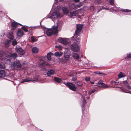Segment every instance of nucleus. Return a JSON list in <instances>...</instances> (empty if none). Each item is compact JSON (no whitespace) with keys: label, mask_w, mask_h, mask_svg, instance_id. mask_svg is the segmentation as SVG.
I'll use <instances>...</instances> for the list:
<instances>
[{"label":"nucleus","mask_w":131,"mask_h":131,"mask_svg":"<svg viewBox=\"0 0 131 131\" xmlns=\"http://www.w3.org/2000/svg\"><path fill=\"white\" fill-rule=\"evenodd\" d=\"M127 57L128 58H131V53L127 54Z\"/></svg>","instance_id":"obj_42"},{"label":"nucleus","mask_w":131,"mask_h":131,"mask_svg":"<svg viewBox=\"0 0 131 131\" xmlns=\"http://www.w3.org/2000/svg\"><path fill=\"white\" fill-rule=\"evenodd\" d=\"M62 9L64 14H67L68 13L69 10L65 7H63L62 8Z\"/></svg>","instance_id":"obj_20"},{"label":"nucleus","mask_w":131,"mask_h":131,"mask_svg":"<svg viewBox=\"0 0 131 131\" xmlns=\"http://www.w3.org/2000/svg\"><path fill=\"white\" fill-rule=\"evenodd\" d=\"M24 33L23 30L21 29H18L17 32V36L19 37L22 36L24 35Z\"/></svg>","instance_id":"obj_12"},{"label":"nucleus","mask_w":131,"mask_h":131,"mask_svg":"<svg viewBox=\"0 0 131 131\" xmlns=\"http://www.w3.org/2000/svg\"><path fill=\"white\" fill-rule=\"evenodd\" d=\"M58 41L64 45H66L68 43V42L65 39L60 37L58 39Z\"/></svg>","instance_id":"obj_9"},{"label":"nucleus","mask_w":131,"mask_h":131,"mask_svg":"<svg viewBox=\"0 0 131 131\" xmlns=\"http://www.w3.org/2000/svg\"><path fill=\"white\" fill-rule=\"evenodd\" d=\"M105 9H107V8H106Z\"/></svg>","instance_id":"obj_53"},{"label":"nucleus","mask_w":131,"mask_h":131,"mask_svg":"<svg viewBox=\"0 0 131 131\" xmlns=\"http://www.w3.org/2000/svg\"><path fill=\"white\" fill-rule=\"evenodd\" d=\"M74 1L75 2H79V0H74Z\"/></svg>","instance_id":"obj_44"},{"label":"nucleus","mask_w":131,"mask_h":131,"mask_svg":"<svg viewBox=\"0 0 131 131\" xmlns=\"http://www.w3.org/2000/svg\"><path fill=\"white\" fill-rule=\"evenodd\" d=\"M126 76L124 73H123L122 72H120L118 75V77L119 78L124 77Z\"/></svg>","instance_id":"obj_24"},{"label":"nucleus","mask_w":131,"mask_h":131,"mask_svg":"<svg viewBox=\"0 0 131 131\" xmlns=\"http://www.w3.org/2000/svg\"><path fill=\"white\" fill-rule=\"evenodd\" d=\"M53 53L50 52L48 53L47 55V58L49 60H50L51 59V55H53Z\"/></svg>","instance_id":"obj_22"},{"label":"nucleus","mask_w":131,"mask_h":131,"mask_svg":"<svg viewBox=\"0 0 131 131\" xmlns=\"http://www.w3.org/2000/svg\"><path fill=\"white\" fill-rule=\"evenodd\" d=\"M6 73L5 71L3 70H0V78H2L6 76Z\"/></svg>","instance_id":"obj_14"},{"label":"nucleus","mask_w":131,"mask_h":131,"mask_svg":"<svg viewBox=\"0 0 131 131\" xmlns=\"http://www.w3.org/2000/svg\"><path fill=\"white\" fill-rule=\"evenodd\" d=\"M54 79L56 82L58 83H60L61 82L62 80L61 78H59L57 77H54Z\"/></svg>","instance_id":"obj_25"},{"label":"nucleus","mask_w":131,"mask_h":131,"mask_svg":"<svg viewBox=\"0 0 131 131\" xmlns=\"http://www.w3.org/2000/svg\"><path fill=\"white\" fill-rule=\"evenodd\" d=\"M0 12H1V13H2V11H0Z\"/></svg>","instance_id":"obj_52"},{"label":"nucleus","mask_w":131,"mask_h":131,"mask_svg":"<svg viewBox=\"0 0 131 131\" xmlns=\"http://www.w3.org/2000/svg\"><path fill=\"white\" fill-rule=\"evenodd\" d=\"M58 48L60 50H61V49H62V47H61L59 46H58Z\"/></svg>","instance_id":"obj_43"},{"label":"nucleus","mask_w":131,"mask_h":131,"mask_svg":"<svg viewBox=\"0 0 131 131\" xmlns=\"http://www.w3.org/2000/svg\"><path fill=\"white\" fill-rule=\"evenodd\" d=\"M123 83L125 84V85L127 88L128 89H131V87L128 85V83L127 81H125L123 82Z\"/></svg>","instance_id":"obj_19"},{"label":"nucleus","mask_w":131,"mask_h":131,"mask_svg":"<svg viewBox=\"0 0 131 131\" xmlns=\"http://www.w3.org/2000/svg\"><path fill=\"white\" fill-rule=\"evenodd\" d=\"M0 59L4 60H5V57L4 58V53L2 51H0Z\"/></svg>","instance_id":"obj_18"},{"label":"nucleus","mask_w":131,"mask_h":131,"mask_svg":"<svg viewBox=\"0 0 131 131\" xmlns=\"http://www.w3.org/2000/svg\"><path fill=\"white\" fill-rule=\"evenodd\" d=\"M114 0H110V3L111 5H113L114 4Z\"/></svg>","instance_id":"obj_39"},{"label":"nucleus","mask_w":131,"mask_h":131,"mask_svg":"<svg viewBox=\"0 0 131 131\" xmlns=\"http://www.w3.org/2000/svg\"><path fill=\"white\" fill-rule=\"evenodd\" d=\"M64 84L68 88L73 91H75L77 89L75 85L73 83L68 82Z\"/></svg>","instance_id":"obj_4"},{"label":"nucleus","mask_w":131,"mask_h":131,"mask_svg":"<svg viewBox=\"0 0 131 131\" xmlns=\"http://www.w3.org/2000/svg\"><path fill=\"white\" fill-rule=\"evenodd\" d=\"M70 56V55H68L66 53L64 54V58L66 61H68L69 60Z\"/></svg>","instance_id":"obj_29"},{"label":"nucleus","mask_w":131,"mask_h":131,"mask_svg":"<svg viewBox=\"0 0 131 131\" xmlns=\"http://www.w3.org/2000/svg\"><path fill=\"white\" fill-rule=\"evenodd\" d=\"M70 14L71 16V17H72L73 16L78 17V18H80L81 17L80 15H79V13L78 11H73L70 12Z\"/></svg>","instance_id":"obj_8"},{"label":"nucleus","mask_w":131,"mask_h":131,"mask_svg":"<svg viewBox=\"0 0 131 131\" xmlns=\"http://www.w3.org/2000/svg\"><path fill=\"white\" fill-rule=\"evenodd\" d=\"M10 40H7L5 43V46L6 47H8L10 45Z\"/></svg>","instance_id":"obj_28"},{"label":"nucleus","mask_w":131,"mask_h":131,"mask_svg":"<svg viewBox=\"0 0 131 131\" xmlns=\"http://www.w3.org/2000/svg\"><path fill=\"white\" fill-rule=\"evenodd\" d=\"M18 24L20 25L21 26H22L21 25L15 21L12 22L11 24V26L12 27L11 29L12 30H14L15 29V28L18 26Z\"/></svg>","instance_id":"obj_10"},{"label":"nucleus","mask_w":131,"mask_h":131,"mask_svg":"<svg viewBox=\"0 0 131 131\" xmlns=\"http://www.w3.org/2000/svg\"><path fill=\"white\" fill-rule=\"evenodd\" d=\"M22 28L25 32H26L28 31L27 29L25 27H22Z\"/></svg>","instance_id":"obj_38"},{"label":"nucleus","mask_w":131,"mask_h":131,"mask_svg":"<svg viewBox=\"0 0 131 131\" xmlns=\"http://www.w3.org/2000/svg\"><path fill=\"white\" fill-rule=\"evenodd\" d=\"M39 66L41 67H43L46 66H49V64L46 61H43L42 62H39Z\"/></svg>","instance_id":"obj_11"},{"label":"nucleus","mask_w":131,"mask_h":131,"mask_svg":"<svg viewBox=\"0 0 131 131\" xmlns=\"http://www.w3.org/2000/svg\"><path fill=\"white\" fill-rule=\"evenodd\" d=\"M72 81L74 82H77V77H73L72 78Z\"/></svg>","instance_id":"obj_35"},{"label":"nucleus","mask_w":131,"mask_h":131,"mask_svg":"<svg viewBox=\"0 0 131 131\" xmlns=\"http://www.w3.org/2000/svg\"><path fill=\"white\" fill-rule=\"evenodd\" d=\"M17 43V42L15 39H14L13 41L12 42V44L13 46H15L16 45Z\"/></svg>","instance_id":"obj_33"},{"label":"nucleus","mask_w":131,"mask_h":131,"mask_svg":"<svg viewBox=\"0 0 131 131\" xmlns=\"http://www.w3.org/2000/svg\"><path fill=\"white\" fill-rule=\"evenodd\" d=\"M78 40V39H77ZM76 44L73 43L71 45V48L72 50L74 52H77L79 51L80 50V48L78 45L77 44L79 42V40H77L76 41Z\"/></svg>","instance_id":"obj_3"},{"label":"nucleus","mask_w":131,"mask_h":131,"mask_svg":"<svg viewBox=\"0 0 131 131\" xmlns=\"http://www.w3.org/2000/svg\"><path fill=\"white\" fill-rule=\"evenodd\" d=\"M91 84H94V82H91Z\"/></svg>","instance_id":"obj_46"},{"label":"nucleus","mask_w":131,"mask_h":131,"mask_svg":"<svg viewBox=\"0 0 131 131\" xmlns=\"http://www.w3.org/2000/svg\"><path fill=\"white\" fill-rule=\"evenodd\" d=\"M38 80V78H37V79H36V80H34V81H36V80Z\"/></svg>","instance_id":"obj_50"},{"label":"nucleus","mask_w":131,"mask_h":131,"mask_svg":"<svg viewBox=\"0 0 131 131\" xmlns=\"http://www.w3.org/2000/svg\"><path fill=\"white\" fill-rule=\"evenodd\" d=\"M8 38L10 40H13L14 38V36L13 33L10 32L9 33Z\"/></svg>","instance_id":"obj_26"},{"label":"nucleus","mask_w":131,"mask_h":131,"mask_svg":"<svg viewBox=\"0 0 131 131\" xmlns=\"http://www.w3.org/2000/svg\"><path fill=\"white\" fill-rule=\"evenodd\" d=\"M128 77H129V79L130 80H131V76H129Z\"/></svg>","instance_id":"obj_48"},{"label":"nucleus","mask_w":131,"mask_h":131,"mask_svg":"<svg viewBox=\"0 0 131 131\" xmlns=\"http://www.w3.org/2000/svg\"><path fill=\"white\" fill-rule=\"evenodd\" d=\"M46 34L48 36H50L53 34L51 29L47 30L46 31Z\"/></svg>","instance_id":"obj_16"},{"label":"nucleus","mask_w":131,"mask_h":131,"mask_svg":"<svg viewBox=\"0 0 131 131\" xmlns=\"http://www.w3.org/2000/svg\"><path fill=\"white\" fill-rule=\"evenodd\" d=\"M32 51L33 53H37L38 51V49L37 47H33L32 49Z\"/></svg>","instance_id":"obj_17"},{"label":"nucleus","mask_w":131,"mask_h":131,"mask_svg":"<svg viewBox=\"0 0 131 131\" xmlns=\"http://www.w3.org/2000/svg\"><path fill=\"white\" fill-rule=\"evenodd\" d=\"M53 73L54 71L52 70H49L46 73L48 76H49L50 75L53 74Z\"/></svg>","instance_id":"obj_27"},{"label":"nucleus","mask_w":131,"mask_h":131,"mask_svg":"<svg viewBox=\"0 0 131 131\" xmlns=\"http://www.w3.org/2000/svg\"><path fill=\"white\" fill-rule=\"evenodd\" d=\"M104 9L103 8H101L100 10H102V9Z\"/></svg>","instance_id":"obj_51"},{"label":"nucleus","mask_w":131,"mask_h":131,"mask_svg":"<svg viewBox=\"0 0 131 131\" xmlns=\"http://www.w3.org/2000/svg\"><path fill=\"white\" fill-rule=\"evenodd\" d=\"M5 68V65L2 63H0V68L3 69Z\"/></svg>","instance_id":"obj_34"},{"label":"nucleus","mask_w":131,"mask_h":131,"mask_svg":"<svg viewBox=\"0 0 131 131\" xmlns=\"http://www.w3.org/2000/svg\"><path fill=\"white\" fill-rule=\"evenodd\" d=\"M85 80L86 81H90V78L88 77H86L85 78Z\"/></svg>","instance_id":"obj_40"},{"label":"nucleus","mask_w":131,"mask_h":131,"mask_svg":"<svg viewBox=\"0 0 131 131\" xmlns=\"http://www.w3.org/2000/svg\"><path fill=\"white\" fill-rule=\"evenodd\" d=\"M75 83L78 86H81L83 85L82 82L80 81H77V82H75Z\"/></svg>","instance_id":"obj_31"},{"label":"nucleus","mask_w":131,"mask_h":131,"mask_svg":"<svg viewBox=\"0 0 131 131\" xmlns=\"http://www.w3.org/2000/svg\"><path fill=\"white\" fill-rule=\"evenodd\" d=\"M15 50L17 53L21 55H24L25 53V51L18 46H16Z\"/></svg>","instance_id":"obj_7"},{"label":"nucleus","mask_w":131,"mask_h":131,"mask_svg":"<svg viewBox=\"0 0 131 131\" xmlns=\"http://www.w3.org/2000/svg\"><path fill=\"white\" fill-rule=\"evenodd\" d=\"M120 11H122L124 12H126L127 13L129 12H131V10L128 9H122L120 10Z\"/></svg>","instance_id":"obj_32"},{"label":"nucleus","mask_w":131,"mask_h":131,"mask_svg":"<svg viewBox=\"0 0 131 131\" xmlns=\"http://www.w3.org/2000/svg\"><path fill=\"white\" fill-rule=\"evenodd\" d=\"M98 86H103L105 88H108L109 86L106 85L105 84L103 83L102 82L99 81L98 82Z\"/></svg>","instance_id":"obj_13"},{"label":"nucleus","mask_w":131,"mask_h":131,"mask_svg":"<svg viewBox=\"0 0 131 131\" xmlns=\"http://www.w3.org/2000/svg\"><path fill=\"white\" fill-rule=\"evenodd\" d=\"M32 81V78L28 77L24 79L21 82V83H22L25 82H27Z\"/></svg>","instance_id":"obj_15"},{"label":"nucleus","mask_w":131,"mask_h":131,"mask_svg":"<svg viewBox=\"0 0 131 131\" xmlns=\"http://www.w3.org/2000/svg\"><path fill=\"white\" fill-rule=\"evenodd\" d=\"M95 73L98 74H102L104 75H105L106 74L105 73H103L102 72H101L100 71H96L95 72Z\"/></svg>","instance_id":"obj_36"},{"label":"nucleus","mask_w":131,"mask_h":131,"mask_svg":"<svg viewBox=\"0 0 131 131\" xmlns=\"http://www.w3.org/2000/svg\"><path fill=\"white\" fill-rule=\"evenodd\" d=\"M95 90L94 89L92 90L91 91H90L89 92H88V94L89 95H91V94L92 93H93L94 92H95Z\"/></svg>","instance_id":"obj_37"},{"label":"nucleus","mask_w":131,"mask_h":131,"mask_svg":"<svg viewBox=\"0 0 131 131\" xmlns=\"http://www.w3.org/2000/svg\"><path fill=\"white\" fill-rule=\"evenodd\" d=\"M63 53L62 52H57L55 53L54 55L56 57H60L62 56Z\"/></svg>","instance_id":"obj_21"},{"label":"nucleus","mask_w":131,"mask_h":131,"mask_svg":"<svg viewBox=\"0 0 131 131\" xmlns=\"http://www.w3.org/2000/svg\"><path fill=\"white\" fill-rule=\"evenodd\" d=\"M57 13H58V15L57 16V17H58L60 15V13H59V12H57Z\"/></svg>","instance_id":"obj_45"},{"label":"nucleus","mask_w":131,"mask_h":131,"mask_svg":"<svg viewBox=\"0 0 131 131\" xmlns=\"http://www.w3.org/2000/svg\"><path fill=\"white\" fill-rule=\"evenodd\" d=\"M11 67L14 69H17L20 68L22 66V64L19 60L14 61L11 65Z\"/></svg>","instance_id":"obj_6"},{"label":"nucleus","mask_w":131,"mask_h":131,"mask_svg":"<svg viewBox=\"0 0 131 131\" xmlns=\"http://www.w3.org/2000/svg\"><path fill=\"white\" fill-rule=\"evenodd\" d=\"M82 107L83 109V107H84V105H85L86 101L85 99V98L84 97H83V96H82Z\"/></svg>","instance_id":"obj_30"},{"label":"nucleus","mask_w":131,"mask_h":131,"mask_svg":"<svg viewBox=\"0 0 131 131\" xmlns=\"http://www.w3.org/2000/svg\"><path fill=\"white\" fill-rule=\"evenodd\" d=\"M17 57L16 53L12 54L10 52H7L5 54V58L6 60H8L11 59H15Z\"/></svg>","instance_id":"obj_2"},{"label":"nucleus","mask_w":131,"mask_h":131,"mask_svg":"<svg viewBox=\"0 0 131 131\" xmlns=\"http://www.w3.org/2000/svg\"><path fill=\"white\" fill-rule=\"evenodd\" d=\"M57 24V25L56 27H54L52 28L51 29L53 34H56L58 33V28H60L61 27V24L59 23V21H58Z\"/></svg>","instance_id":"obj_5"},{"label":"nucleus","mask_w":131,"mask_h":131,"mask_svg":"<svg viewBox=\"0 0 131 131\" xmlns=\"http://www.w3.org/2000/svg\"><path fill=\"white\" fill-rule=\"evenodd\" d=\"M72 57L73 58L76 59H78L79 58V56L78 54L76 53H74L73 54Z\"/></svg>","instance_id":"obj_23"},{"label":"nucleus","mask_w":131,"mask_h":131,"mask_svg":"<svg viewBox=\"0 0 131 131\" xmlns=\"http://www.w3.org/2000/svg\"><path fill=\"white\" fill-rule=\"evenodd\" d=\"M126 93H129L131 94V91H129L128 92H126Z\"/></svg>","instance_id":"obj_47"},{"label":"nucleus","mask_w":131,"mask_h":131,"mask_svg":"<svg viewBox=\"0 0 131 131\" xmlns=\"http://www.w3.org/2000/svg\"><path fill=\"white\" fill-rule=\"evenodd\" d=\"M58 46H55V47L56 48H58Z\"/></svg>","instance_id":"obj_49"},{"label":"nucleus","mask_w":131,"mask_h":131,"mask_svg":"<svg viewBox=\"0 0 131 131\" xmlns=\"http://www.w3.org/2000/svg\"><path fill=\"white\" fill-rule=\"evenodd\" d=\"M82 28V25L81 24L77 25L76 30L75 31L73 37L75 40L77 41L78 39V40H80V38L79 36L80 35L81 31Z\"/></svg>","instance_id":"obj_1"},{"label":"nucleus","mask_w":131,"mask_h":131,"mask_svg":"<svg viewBox=\"0 0 131 131\" xmlns=\"http://www.w3.org/2000/svg\"><path fill=\"white\" fill-rule=\"evenodd\" d=\"M31 40L32 42H34L35 41L36 39L34 38V37H31Z\"/></svg>","instance_id":"obj_41"}]
</instances>
